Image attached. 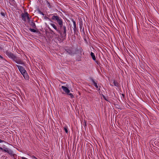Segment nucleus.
Segmentation results:
<instances>
[{
	"label": "nucleus",
	"mask_w": 159,
	"mask_h": 159,
	"mask_svg": "<svg viewBox=\"0 0 159 159\" xmlns=\"http://www.w3.org/2000/svg\"><path fill=\"white\" fill-rule=\"evenodd\" d=\"M7 55L9 57H11L17 63L23 64H24L23 62L18 58L16 57L13 53L10 52H6Z\"/></svg>",
	"instance_id": "obj_1"
},
{
	"label": "nucleus",
	"mask_w": 159,
	"mask_h": 159,
	"mask_svg": "<svg viewBox=\"0 0 159 159\" xmlns=\"http://www.w3.org/2000/svg\"><path fill=\"white\" fill-rule=\"evenodd\" d=\"M16 66L21 74L23 75L25 79L26 80L28 79H29V76L24 68L18 65H16Z\"/></svg>",
	"instance_id": "obj_2"
},
{
	"label": "nucleus",
	"mask_w": 159,
	"mask_h": 159,
	"mask_svg": "<svg viewBox=\"0 0 159 159\" xmlns=\"http://www.w3.org/2000/svg\"><path fill=\"white\" fill-rule=\"evenodd\" d=\"M52 19L54 20H56L57 22L59 25L60 28L62 27L63 25V21L62 19L59 17L58 16H52Z\"/></svg>",
	"instance_id": "obj_3"
},
{
	"label": "nucleus",
	"mask_w": 159,
	"mask_h": 159,
	"mask_svg": "<svg viewBox=\"0 0 159 159\" xmlns=\"http://www.w3.org/2000/svg\"><path fill=\"white\" fill-rule=\"evenodd\" d=\"M21 18L22 20L25 21H29L30 18L29 16V15L27 12L22 13L21 14Z\"/></svg>",
	"instance_id": "obj_4"
},
{
	"label": "nucleus",
	"mask_w": 159,
	"mask_h": 159,
	"mask_svg": "<svg viewBox=\"0 0 159 159\" xmlns=\"http://www.w3.org/2000/svg\"><path fill=\"white\" fill-rule=\"evenodd\" d=\"M61 88L63 90V91L66 93V94L69 93L70 92V90L68 89L66 87H65L64 86H62Z\"/></svg>",
	"instance_id": "obj_5"
},
{
	"label": "nucleus",
	"mask_w": 159,
	"mask_h": 159,
	"mask_svg": "<svg viewBox=\"0 0 159 159\" xmlns=\"http://www.w3.org/2000/svg\"><path fill=\"white\" fill-rule=\"evenodd\" d=\"M3 151L5 152H7L9 154L11 155L13 153V152L11 150L7 148H6L3 149Z\"/></svg>",
	"instance_id": "obj_6"
},
{
	"label": "nucleus",
	"mask_w": 159,
	"mask_h": 159,
	"mask_svg": "<svg viewBox=\"0 0 159 159\" xmlns=\"http://www.w3.org/2000/svg\"><path fill=\"white\" fill-rule=\"evenodd\" d=\"M50 25L56 30L57 31H58L59 33L60 32V31L57 29L56 25L52 23H51Z\"/></svg>",
	"instance_id": "obj_7"
},
{
	"label": "nucleus",
	"mask_w": 159,
	"mask_h": 159,
	"mask_svg": "<svg viewBox=\"0 0 159 159\" xmlns=\"http://www.w3.org/2000/svg\"><path fill=\"white\" fill-rule=\"evenodd\" d=\"M63 28L64 30L63 34L65 36L66 35V27L64 26Z\"/></svg>",
	"instance_id": "obj_8"
},
{
	"label": "nucleus",
	"mask_w": 159,
	"mask_h": 159,
	"mask_svg": "<svg viewBox=\"0 0 159 159\" xmlns=\"http://www.w3.org/2000/svg\"><path fill=\"white\" fill-rule=\"evenodd\" d=\"M91 57H92V58L93 59V60H95L96 59L95 56L94 55V54L93 52H91Z\"/></svg>",
	"instance_id": "obj_9"
},
{
	"label": "nucleus",
	"mask_w": 159,
	"mask_h": 159,
	"mask_svg": "<svg viewBox=\"0 0 159 159\" xmlns=\"http://www.w3.org/2000/svg\"><path fill=\"white\" fill-rule=\"evenodd\" d=\"M113 84L115 86L118 87L119 86L118 83L115 80H114L113 82Z\"/></svg>",
	"instance_id": "obj_10"
},
{
	"label": "nucleus",
	"mask_w": 159,
	"mask_h": 159,
	"mask_svg": "<svg viewBox=\"0 0 159 159\" xmlns=\"http://www.w3.org/2000/svg\"><path fill=\"white\" fill-rule=\"evenodd\" d=\"M92 81L94 84V85L95 86L96 88H98V86L97 84V83L93 80H92Z\"/></svg>",
	"instance_id": "obj_11"
},
{
	"label": "nucleus",
	"mask_w": 159,
	"mask_h": 159,
	"mask_svg": "<svg viewBox=\"0 0 159 159\" xmlns=\"http://www.w3.org/2000/svg\"><path fill=\"white\" fill-rule=\"evenodd\" d=\"M67 94L69 95L70 97V98H74V96L71 93H68V94Z\"/></svg>",
	"instance_id": "obj_12"
},
{
	"label": "nucleus",
	"mask_w": 159,
	"mask_h": 159,
	"mask_svg": "<svg viewBox=\"0 0 159 159\" xmlns=\"http://www.w3.org/2000/svg\"><path fill=\"white\" fill-rule=\"evenodd\" d=\"M31 25L32 26V27L34 28H35L36 27L35 24L33 22H32Z\"/></svg>",
	"instance_id": "obj_13"
},
{
	"label": "nucleus",
	"mask_w": 159,
	"mask_h": 159,
	"mask_svg": "<svg viewBox=\"0 0 159 159\" xmlns=\"http://www.w3.org/2000/svg\"><path fill=\"white\" fill-rule=\"evenodd\" d=\"M72 21L73 22V26H74V27H76V23H75V21L73 20H72Z\"/></svg>",
	"instance_id": "obj_14"
},
{
	"label": "nucleus",
	"mask_w": 159,
	"mask_h": 159,
	"mask_svg": "<svg viewBox=\"0 0 159 159\" xmlns=\"http://www.w3.org/2000/svg\"><path fill=\"white\" fill-rule=\"evenodd\" d=\"M30 30L32 32H36V30L33 29H30Z\"/></svg>",
	"instance_id": "obj_15"
},
{
	"label": "nucleus",
	"mask_w": 159,
	"mask_h": 159,
	"mask_svg": "<svg viewBox=\"0 0 159 159\" xmlns=\"http://www.w3.org/2000/svg\"><path fill=\"white\" fill-rule=\"evenodd\" d=\"M64 130L66 133H68V130L66 128H64Z\"/></svg>",
	"instance_id": "obj_16"
},
{
	"label": "nucleus",
	"mask_w": 159,
	"mask_h": 159,
	"mask_svg": "<svg viewBox=\"0 0 159 159\" xmlns=\"http://www.w3.org/2000/svg\"><path fill=\"white\" fill-rule=\"evenodd\" d=\"M74 30L75 32L76 31V27L75 28L74 27Z\"/></svg>",
	"instance_id": "obj_17"
},
{
	"label": "nucleus",
	"mask_w": 159,
	"mask_h": 159,
	"mask_svg": "<svg viewBox=\"0 0 159 159\" xmlns=\"http://www.w3.org/2000/svg\"><path fill=\"white\" fill-rule=\"evenodd\" d=\"M7 62V61L6 60L4 59L3 60V63H6V62Z\"/></svg>",
	"instance_id": "obj_18"
},
{
	"label": "nucleus",
	"mask_w": 159,
	"mask_h": 159,
	"mask_svg": "<svg viewBox=\"0 0 159 159\" xmlns=\"http://www.w3.org/2000/svg\"><path fill=\"white\" fill-rule=\"evenodd\" d=\"M0 58H2V59H3V57L1 56V55H0Z\"/></svg>",
	"instance_id": "obj_19"
},
{
	"label": "nucleus",
	"mask_w": 159,
	"mask_h": 159,
	"mask_svg": "<svg viewBox=\"0 0 159 159\" xmlns=\"http://www.w3.org/2000/svg\"><path fill=\"white\" fill-rule=\"evenodd\" d=\"M1 14H2V15L3 16V15H4V13H3V12H1Z\"/></svg>",
	"instance_id": "obj_20"
},
{
	"label": "nucleus",
	"mask_w": 159,
	"mask_h": 159,
	"mask_svg": "<svg viewBox=\"0 0 159 159\" xmlns=\"http://www.w3.org/2000/svg\"><path fill=\"white\" fill-rule=\"evenodd\" d=\"M0 149L1 150H3V148H1V147H0Z\"/></svg>",
	"instance_id": "obj_21"
},
{
	"label": "nucleus",
	"mask_w": 159,
	"mask_h": 159,
	"mask_svg": "<svg viewBox=\"0 0 159 159\" xmlns=\"http://www.w3.org/2000/svg\"><path fill=\"white\" fill-rule=\"evenodd\" d=\"M3 142V141L0 139V143H1Z\"/></svg>",
	"instance_id": "obj_22"
},
{
	"label": "nucleus",
	"mask_w": 159,
	"mask_h": 159,
	"mask_svg": "<svg viewBox=\"0 0 159 159\" xmlns=\"http://www.w3.org/2000/svg\"><path fill=\"white\" fill-rule=\"evenodd\" d=\"M2 49L1 47V46H0V49Z\"/></svg>",
	"instance_id": "obj_23"
},
{
	"label": "nucleus",
	"mask_w": 159,
	"mask_h": 159,
	"mask_svg": "<svg viewBox=\"0 0 159 159\" xmlns=\"http://www.w3.org/2000/svg\"><path fill=\"white\" fill-rule=\"evenodd\" d=\"M103 97L106 100V98H105L104 97Z\"/></svg>",
	"instance_id": "obj_24"
}]
</instances>
